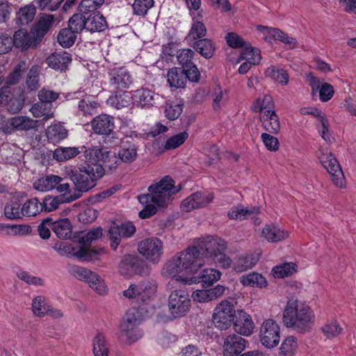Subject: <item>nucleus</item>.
<instances>
[{
  "label": "nucleus",
  "instance_id": "338daca9",
  "mask_svg": "<svg viewBox=\"0 0 356 356\" xmlns=\"http://www.w3.org/2000/svg\"><path fill=\"white\" fill-rule=\"evenodd\" d=\"M183 104L180 103H170L166 104L165 108V115L170 120L177 119L183 111Z\"/></svg>",
  "mask_w": 356,
  "mask_h": 356
},
{
  "label": "nucleus",
  "instance_id": "a878e982",
  "mask_svg": "<svg viewBox=\"0 0 356 356\" xmlns=\"http://www.w3.org/2000/svg\"><path fill=\"white\" fill-rule=\"evenodd\" d=\"M221 273L214 268L204 269L197 276L192 277L187 283H201L204 288L211 286L214 282L220 280Z\"/></svg>",
  "mask_w": 356,
  "mask_h": 356
},
{
  "label": "nucleus",
  "instance_id": "2eb2a0df",
  "mask_svg": "<svg viewBox=\"0 0 356 356\" xmlns=\"http://www.w3.org/2000/svg\"><path fill=\"white\" fill-rule=\"evenodd\" d=\"M136 227L130 221L122 222L118 225L111 226L108 230V237L111 248L115 250L122 238H128L131 237L136 233Z\"/></svg>",
  "mask_w": 356,
  "mask_h": 356
},
{
  "label": "nucleus",
  "instance_id": "69168bd1",
  "mask_svg": "<svg viewBox=\"0 0 356 356\" xmlns=\"http://www.w3.org/2000/svg\"><path fill=\"white\" fill-rule=\"evenodd\" d=\"M122 333L127 337V343L129 344L134 343L137 340L140 339L143 334L142 330L137 328V327H132L127 328L121 326Z\"/></svg>",
  "mask_w": 356,
  "mask_h": 356
},
{
  "label": "nucleus",
  "instance_id": "79ce46f5",
  "mask_svg": "<svg viewBox=\"0 0 356 356\" xmlns=\"http://www.w3.org/2000/svg\"><path fill=\"white\" fill-rule=\"evenodd\" d=\"M78 154H79V147H59L54 150L53 157L57 161L64 162L75 157Z\"/></svg>",
  "mask_w": 356,
  "mask_h": 356
},
{
  "label": "nucleus",
  "instance_id": "3c124183",
  "mask_svg": "<svg viewBox=\"0 0 356 356\" xmlns=\"http://www.w3.org/2000/svg\"><path fill=\"white\" fill-rule=\"evenodd\" d=\"M24 216H35L42 211L40 202L38 198H31L25 202L22 207Z\"/></svg>",
  "mask_w": 356,
  "mask_h": 356
},
{
  "label": "nucleus",
  "instance_id": "2f4dec72",
  "mask_svg": "<svg viewBox=\"0 0 356 356\" xmlns=\"http://www.w3.org/2000/svg\"><path fill=\"white\" fill-rule=\"evenodd\" d=\"M68 136L67 129L60 124L50 125L46 130V136L49 143L56 145Z\"/></svg>",
  "mask_w": 356,
  "mask_h": 356
},
{
  "label": "nucleus",
  "instance_id": "de8ad7c7",
  "mask_svg": "<svg viewBox=\"0 0 356 356\" xmlns=\"http://www.w3.org/2000/svg\"><path fill=\"white\" fill-rule=\"evenodd\" d=\"M207 34V28L200 21H195L191 24V29L186 36V39L197 41L203 39Z\"/></svg>",
  "mask_w": 356,
  "mask_h": 356
},
{
  "label": "nucleus",
  "instance_id": "4be33fe9",
  "mask_svg": "<svg viewBox=\"0 0 356 356\" xmlns=\"http://www.w3.org/2000/svg\"><path fill=\"white\" fill-rule=\"evenodd\" d=\"M246 341L239 334L227 337L223 345L224 356H238L245 348Z\"/></svg>",
  "mask_w": 356,
  "mask_h": 356
},
{
  "label": "nucleus",
  "instance_id": "c03bdc74",
  "mask_svg": "<svg viewBox=\"0 0 356 356\" xmlns=\"http://www.w3.org/2000/svg\"><path fill=\"white\" fill-rule=\"evenodd\" d=\"M241 282L243 286H246L262 288L267 286L266 278L257 273L243 275L241 278Z\"/></svg>",
  "mask_w": 356,
  "mask_h": 356
},
{
  "label": "nucleus",
  "instance_id": "49530a36",
  "mask_svg": "<svg viewBox=\"0 0 356 356\" xmlns=\"http://www.w3.org/2000/svg\"><path fill=\"white\" fill-rule=\"evenodd\" d=\"M132 100L133 95L131 96L130 93L123 92H116L114 96H111L108 99V102L116 108L120 109L129 106L132 102Z\"/></svg>",
  "mask_w": 356,
  "mask_h": 356
},
{
  "label": "nucleus",
  "instance_id": "72a5a7b5",
  "mask_svg": "<svg viewBox=\"0 0 356 356\" xmlns=\"http://www.w3.org/2000/svg\"><path fill=\"white\" fill-rule=\"evenodd\" d=\"M193 49L204 58H212L216 51V46L213 42L209 38H203L195 41L193 46Z\"/></svg>",
  "mask_w": 356,
  "mask_h": 356
},
{
  "label": "nucleus",
  "instance_id": "5fc2aeb1",
  "mask_svg": "<svg viewBox=\"0 0 356 356\" xmlns=\"http://www.w3.org/2000/svg\"><path fill=\"white\" fill-rule=\"evenodd\" d=\"M104 2V0H82L78 6V10L83 15L87 16L92 13L99 12L97 8Z\"/></svg>",
  "mask_w": 356,
  "mask_h": 356
},
{
  "label": "nucleus",
  "instance_id": "774afa93",
  "mask_svg": "<svg viewBox=\"0 0 356 356\" xmlns=\"http://www.w3.org/2000/svg\"><path fill=\"white\" fill-rule=\"evenodd\" d=\"M102 161L106 167L111 170L117 168V158L115 154L111 151L104 150L101 148L100 161Z\"/></svg>",
  "mask_w": 356,
  "mask_h": 356
},
{
  "label": "nucleus",
  "instance_id": "c756f323",
  "mask_svg": "<svg viewBox=\"0 0 356 356\" xmlns=\"http://www.w3.org/2000/svg\"><path fill=\"white\" fill-rule=\"evenodd\" d=\"M184 70L180 67H172L167 74V81L170 88H184L186 84V76Z\"/></svg>",
  "mask_w": 356,
  "mask_h": 356
},
{
  "label": "nucleus",
  "instance_id": "39448f33",
  "mask_svg": "<svg viewBox=\"0 0 356 356\" xmlns=\"http://www.w3.org/2000/svg\"><path fill=\"white\" fill-rule=\"evenodd\" d=\"M173 183L174 181L171 178L168 176L165 177L160 181L149 186L148 193L138 195V201L141 204L153 203L159 207H165L171 196L179 191Z\"/></svg>",
  "mask_w": 356,
  "mask_h": 356
},
{
  "label": "nucleus",
  "instance_id": "423d86ee",
  "mask_svg": "<svg viewBox=\"0 0 356 356\" xmlns=\"http://www.w3.org/2000/svg\"><path fill=\"white\" fill-rule=\"evenodd\" d=\"M102 236V228L97 227L90 229L79 238V243L83 246L81 247L74 254L83 261H92L98 258L99 252L91 249L88 246L90 243Z\"/></svg>",
  "mask_w": 356,
  "mask_h": 356
},
{
  "label": "nucleus",
  "instance_id": "4d7b16f0",
  "mask_svg": "<svg viewBox=\"0 0 356 356\" xmlns=\"http://www.w3.org/2000/svg\"><path fill=\"white\" fill-rule=\"evenodd\" d=\"M268 33L275 40H280L289 46L290 48H295L297 47V40L292 37H290L287 33L282 32L279 29L270 28Z\"/></svg>",
  "mask_w": 356,
  "mask_h": 356
},
{
  "label": "nucleus",
  "instance_id": "6ab92c4d",
  "mask_svg": "<svg viewBox=\"0 0 356 356\" xmlns=\"http://www.w3.org/2000/svg\"><path fill=\"white\" fill-rule=\"evenodd\" d=\"M91 125L95 134L107 136L114 135L113 131L115 128L114 118L111 115L106 114L99 115L92 119ZM112 138L118 139V136H113Z\"/></svg>",
  "mask_w": 356,
  "mask_h": 356
},
{
  "label": "nucleus",
  "instance_id": "412c9836",
  "mask_svg": "<svg viewBox=\"0 0 356 356\" xmlns=\"http://www.w3.org/2000/svg\"><path fill=\"white\" fill-rule=\"evenodd\" d=\"M109 83L114 88L124 89L133 83V78L124 67H115L108 72Z\"/></svg>",
  "mask_w": 356,
  "mask_h": 356
},
{
  "label": "nucleus",
  "instance_id": "052dcab7",
  "mask_svg": "<svg viewBox=\"0 0 356 356\" xmlns=\"http://www.w3.org/2000/svg\"><path fill=\"white\" fill-rule=\"evenodd\" d=\"M78 111L79 115H92L95 112L98 104L96 102L90 100V97L86 95V97H83V100H80L78 103Z\"/></svg>",
  "mask_w": 356,
  "mask_h": 356
},
{
  "label": "nucleus",
  "instance_id": "9d476101",
  "mask_svg": "<svg viewBox=\"0 0 356 356\" xmlns=\"http://www.w3.org/2000/svg\"><path fill=\"white\" fill-rule=\"evenodd\" d=\"M138 250L147 260L158 263L163 254V243L157 237H150L139 242Z\"/></svg>",
  "mask_w": 356,
  "mask_h": 356
},
{
  "label": "nucleus",
  "instance_id": "6e6552de",
  "mask_svg": "<svg viewBox=\"0 0 356 356\" xmlns=\"http://www.w3.org/2000/svg\"><path fill=\"white\" fill-rule=\"evenodd\" d=\"M120 273L126 277L134 275H146L149 273V268L146 262L137 255L126 254L119 264Z\"/></svg>",
  "mask_w": 356,
  "mask_h": 356
},
{
  "label": "nucleus",
  "instance_id": "6e6d98bb",
  "mask_svg": "<svg viewBox=\"0 0 356 356\" xmlns=\"http://www.w3.org/2000/svg\"><path fill=\"white\" fill-rule=\"evenodd\" d=\"M31 112L35 118H44V119L52 117L51 105H49L40 101L39 103L34 104Z\"/></svg>",
  "mask_w": 356,
  "mask_h": 356
},
{
  "label": "nucleus",
  "instance_id": "a211bd4d",
  "mask_svg": "<svg viewBox=\"0 0 356 356\" xmlns=\"http://www.w3.org/2000/svg\"><path fill=\"white\" fill-rule=\"evenodd\" d=\"M321 162L330 175L332 181L338 187H342L344 184V175L340 165L332 154L323 156Z\"/></svg>",
  "mask_w": 356,
  "mask_h": 356
},
{
  "label": "nucleus",
  "instance_id": "603ef678",
  "mask_svg": "<svg viewBox=\"0 0 356 356\" xmlns=\"http://www.w3.org/2000/svg\"><path fill=\"white\" fill-rule=\"evenodd\" d=\"M238 59L250 60L253 65H257L261 59L260 50L259 49L252 47L251 46H245L242 49V51Z\"/></svg>",
  "mask_w": 356,
  "mask_h": 356
},
{
  "label": "nucleus",
  "instance_id": "1a4fd4ad",
  "mask_svg": "<svg viewBox=\"0 0 356 356\" xmlns=\"http://www.w3.org/2000/svg\"><path fill=\"white\" fill-rule=\"evenodd\" d=\"M236 312L233 304L227 300L221 301L215 308L213 315L215 326L222 330L228 329L232 324Z\"/></svg>",
  "mask_w": 356,
  "mask_h": 356
},
{
  "label": "nucleus",
  "instance_id": "09e8293b",
  "mask_svg": "<svg viewBox=\"0 0 356 356\" xmlns=\"http://www.w3.org/2000/svg\"><path fill=\"white\" fill-rule=\"evenodd\" d=\"M24 101L25 98L23 93H19L17 95L13 94L5 106L10 113L16 114L19 113L23 108Z\"/></svg>",
  "mask_w": 356,
  "mask_h": 356
},
{
  "label": "nucleus",
  "instance_id": "680f3d73",
  "mask_svg": "<svg viewBox=\"0 0 356 356\" xmlns=\"http://www.w3.org/2000/svg\"><path fill=\"white\" fill-rule=\"evenodd\" d=\"M188 137L187 131L179 133L169 138L164 145L165 149H174L181 145Z\"/></svg>",
  "mask_w": 356,
  "mask_h": 356
},
{
  "label": "nucleus",
  "instance_id": "8fccbe9b",
  "mask_svg": "<svg viewBox=\"0 0 356 356\" xmlns=\"http://www.w3.org/2000/svg\"><path fill=\"white\" fill-rule=\"evenodd\" d=\"M76 39V33L68 27L67 29H63L59 32L57 36L58 42L65 48L72 47Z\"/></svg>",
  "mask_w": 356,
  "mask_h": 356
},
{
  "label": "nucleus",
  "instance_id": "f257e3e1",
  "mask_svg": "<svg viewBox=\"0 0 356 356\" xmlns=\"http://www.w3.org/2000/svg\"><path fill=\"white\" fill-rule=\"evenodd\" d=\"M157 284L154 280H145L137 284H130L129 288L123 291L124 297L133 299L138 304V307L130 308L126 313L121 326L125 327H137L145 318L143 305H148L155 293Z\"/></svg>",
  "mask_w": 356,
  "mask_h": 356
},
{
  "label": "nucleus",
  "instance_id": "c9c22d12",
  "mask_svg": "<svg viewBox=\"0 0 356 356\" xmlns=\"http://www.w3.org/2000/svg\"><path fill=\"white\" fill-rule=\"evenodd\" d=\"M133 100L138 106L145 107L153 106L154 103V93L148 89H140L134 92Z\"/></svg>",
  "mask_w": 356,
  "mask_h": 356
},
{
  "label": "nucleus",
  "instance_id": "f3484780",
  "mask_svg": "<svg viewBox=\"0 0 356 356\" xmlns=\"http://www.w3.org/2000/svg\"><path fill=\"white\" fill-rule=\"evenodd\" d=\"M83 153L84 157V163L81 165L83 168V172L94 171L96 167L104 168L102 164L99 163L101 148L95 146H80L79 154Z\"/></svg>",
  "mask_w": 356,
  "mask_h": 356
},
{
  "label": "nucleus",
  "instance_id": "aec40b11",
  "mask_svg": "<svg viewBox=\"0 0 356 356\" xmlns=\"http://www.w3.org/2000/svg\"><path fill=\"white\" fill-rule=\"evenodd\" d=\"M232 324L240 335L250 336L254 328L251 316L242 309L236 311Z\"/></svg>",
  "mask_w": 356,
  "mask_h": 356
},
{
  "label": "nucleus",
  "instance_id": "b1692460",
  "mask_svg": "<svg viewBox=\"0 0 356 356\" xmlns=\"http://www.w3.org/2000/svg\"><path fill=\"white\" fill-rule=\"evenodd\" d=\"M13 38V45L22 50H26L30 47L35 48L40 42H36V36L33 31L28 33L25 29H19L15 32Z\"/></svg>",
  "mask_w": 356,
  "mask_h": 356
},
{
  "label": "nucleus",
  "instance_id": "9b49d317",
  "mask_svg": "<svg viewBox=\"0 0 356 356\" xmlns=\"http://www.w3.org/2000/svg\"><path fill=\"white\" fill-rule=\"evenodd\" d=\"M259 338L261 344L271 348L276 346L280 340V326L271 318L265 320L260 327Z\"/></svg>",
  "mask_w": 356,
  "mask_h": 356
},
{
  "label": "nucleus",
  "instance_id": "4c0bfd02",
  "mask_svg": "<svg viewBox=\"0 0 356 356\" xmlns=\"http://www.w3.org/2000/svg\"><path fill=\"white\" fill-rule=\"evenodd\" d=\"M262 234L270 242L280 241L289 236L287 232L273 225H266L262 230Z\"/></svg>",
  "mask_w": 356,
  "mask_h": 356
},
{
  "label": "nucleus",
  "instance_id": "ddd939ff",
  "mask_svg": "<svg viewBox=\"0 0 356 356\" xmlns=\"http://www.w3.org/2000/svg\"><path fill=\"white\" fill-rule=\"evenodd\" d=\"M38 127L37 120H32L26 115H18L6 121L1 126V130L6 134H11L15 131L36 129Z\"/></svg>",
  "mask_w": 356,
  "mask_h": 356
},
{
  "label": "nucleus",
  "instance_id": "c85d7f7f",
  "mask_svg": "<svg viewBox=\"0 0 356 356\" xmlns=\"http://www.w3.org/2000/svg\"><path fill=\"white\" fill-rule=\"evenodd\" d=\"M54 22L55 17L53 15L43 14L40 17L33 29L36 36V42H40L42 41Z\"/></svg>",
  "mask_w": 356,
  "mask_h": 356
},
{
  "label": "nucleus",
  "instance_id": "a18cd8bd",
  "mask_svg": "<svg viewBox=\"0 0 356 356\" xmlns=\"http://www.w3.org/2000/svg\"><path fill=\"white\" fill-rule=\"evenodd\" d=\"M92 346L94 356H108V348L103 333H97L93 339Z\"/></svg>",
  "mask_w": 356,
  "mask_h": 356
},
{
  "label": "nucleus",
  "instance_id": "58836bf2",
  "mask_svg": "<svg viewBox=\"0 0 356 356\" xmlns=\"http://www.w3.org/2000/svg\"><path fill=\"white\" fill-rule=\"evenodd\" d=\"M69 195H60L58 196L52 197L50 195L46 196L42 203H40L42 211L44 209L45 211H51L56 210L60 204L70 202L68 201Z\"/></svg>",
  "mask_w": 356,
  "mask_h": 356
},
{
  "label": "nucleus",
  "instance_id": "bf43d9fd",
  "mask_svg": "<svg viewBox=\"0 0 356 356\" xmlns=\"http://www.w3.org/2000/svg\"><path fill=\"white\" fill-rule=\"evenodd\" d=\"M21 205L19 201L6 203L4 207L5 216L9 220L21 218L22 216Z\"/></svg>",
  "mask_w": 356,
  "mask_h": 356
},
{
  "label": "nucleus",
  "instance_id": "a19ab883",
  "mask_svg": "<svg viewBox=\"0 0 356 356\" xmlns=\"http://www.w3.org/2000/svg\"><path fill=\"white\" fill-rule=\"evenodd\" d=\"M259 212V208L251 207L245 209L241 206H237L232 208L227 213L230 219L244 220L248 216H253Z\"/></svg>",
  "mask_w": 356,
  "mask_h": 356
},
{
  "label": "nucleus",
  "instance_id": "5701e85b",
  "mask_svg": "<svg viewBox=\"0 0 356 356\" xmlns=\"http://www.w3.org/2000/svg\"><path fill=\"white\" fill-rule=\"evenodd\" d=\"M32 310L38 316H44L45 314L54 318H59L63 316L58 309L52 308L49 300L44 296H38L32 301Z\"/></svg>",
  "mask_w": 356,
  "mask_h": 356
},
{
  "label": "nucleus",
  "instance_id": "cd10ccee",
  "mask_svg": "<svg viewBox=\"0 0 356 356\" xmlns=\"http://www.w3.org/2000/svg\"><path fill=\"white\" fill-rule=\"evenodd\" d=\"M86 30L92 33L102 32L108 27L105 17L99 11L90 13L86 17Z\"/></svg>",
  "mask_w": 356,
  "mask_h": 356
},
{
  "label": "nucleus",
  "instance_id": "393cba45",
  "mask_svg": "<svg viewBox=\"0 0 356 356\" xmlns=\"http://www.w3.org/2000/svg\"><path fill=\"white\" fill-rule=\"evenodd\" d=\"M71 62V55L66 51L54 52L46 59L49 67L60 72H65Z\"/></svg>",
  "mask_w": 356,
  "mask_h": 356
},
{
  "label": "nucleus",
  "instance_id": "ea45409f",
  "mask_svg": "<svg viewBox=\"0 0 356 356\" xmlns=\"http://www.w3.org/2000/svg\"><path fill=\"white\" fill-rule=\"evenodd\" d=\"M35 12V7L32 5L21 8L17 13L16 24L18 26L27 25L34 19Z\"/></svg>",
  "mask_w": 356,
  "mask_h": 356
},
{
  "label": "nucleus",
  "instance_id": "13d9d810",
  "mask_svg": "<svg viewBox=\"0 0 356 356\" xmlns=\"http://www.w3.org/2000/svg\"><path fill=\"white\" fill-rule=\"evenodd\" d=\"M297 266L293 262L284 263L273 268V276L276 278H283L291 275L296 272Z\"/></svg>",
  "mask_w": 356,
  "mask_h": 356
},
{
  "label": "nucleus",
  "instance_id": "37998d69",
  "mask_svg": "<svg viewBox=\"0 0 356 356\" xmlns=\"http://www.w3.org/2000/svg\"><path fill=\"white\" fill-rule=\"evenodd\" d=\"M266 77L272 79L275 82L286 86L289 83V76L284 69H279L275 66L268 67L265 72Z\"/></svg>",
  "mask_w": 356,
  "mask_h": 356
},
{
  "label": "nucleus",
  "instance_id": "473e14b6",
  "mask_svg": "<svg viewBox=\"0 0 356 356\" xmlns=\"http://www.w3.org/2000/svg\"><path fill=\"white\" fill-rule=\"evenodd\" d=\"M51 229L60 239H67L71 238L72 232V226L68 218H62L54 221L51 225Z\"/></svg>",
  "mask_w": 356,
  "mask_h": 356
},
{
  "label": "nucleus",
  "instance_id": "20e7f679",
  "mask_svg": "<svg viewBox=\"0 0 356 356\" xmlns=\"http://www.w3.org/2000/svg\"><path fill=\"white\" fill-rule=\"evenodd\" d=\"M92 172H83V167L78 170H71L67 176L73 182L75 191L73 195H69V202H73L80 198L83 193L88 192L96 186V181L105 175L104 168L96 167Z\"/></svg>",
  "mask_w": 356,
  "mask_h": 356
},
{
  "label": "nucleus",
  "instance_id": "dca6fc26",
  "mask_svg": "<svg viewBox=\"0 0 356 356\" xmlns=\"http://www.w3.org/2000/svg\"><path fill=\"white\" fill-rule=\"evenodd\" d=\"M213 198V195L207 191H197L184 199L180 207L183 211L190 212L207 207Z\"/></svg>",
  "mask_w": 356,
  "mask_h": 356
},
{
  "label": "nucleus",
  "instance_id": "e2e57ef3",
  "mask_svg": "<svg viewBox=\"0 0 356 356\" xmlns=\"http://www.w3.org/2000/svg\"><path fill=\"white\" fill-rule=\"evenodd\" d=\"M154 6L153 0H135L132 5L134 14L144 16L148 10Z\"/></svg>",
  "mask_w": 356,
  "mask_h": 356
},
{
  "label": "nucleus",
  "instance_id": "f704fd0d",
  "mask_svg": "<svg viewBox=\"0 0 356 356\" xmlns=\"http://www.w3.org/2000/svg\"><path fill=\"white\" fill-rule=\"evenodd\" d=\"M259 261V257L252 254L243 255L233 263V270L236 273H243L253 268Z\"/></svg>",
  "mask_w": 356,
  "mask_h": 356
},
{
  "label": "nucleus",
  "instance_id": "bb28decb",
  "mask_svg": "<svg viewBox=\"0 0 356 356\" xmlns=\"http://www.w3.org/2000/svg\"><path fill=\"white\" fill-rule=\"evenodd\" d=\"M118 156L122 161L131 163L137 157V148L136 145L129 138L120 140V148L118 151Z\"/></svg>",
  "mask_w": 356,
  "mask_h": 356
},
{
  "label": "nucleus",
  "instance_id": "7ed1b4c3",
  "mask_svg": "<svg viewBox=\"0 0 356 356\" xmlns=\"http://www.w3.org/2000/svg\"><path fill=\"white\" fill-rule=\"evenodd\" d=\"M204 264L202 257L196 246L187 248L184 252L175 255L164 267L166 275L175 276L182 272L195 273Z\"/></svg>",
  "mask_w": 356,
  "mask_h": 356
},
{
  "label": "nucleus",
  "instance_id": "0e129e2a",
  "mask_svg": "<svg viewBox=\"0 0 356 356\" xmlns=\"http://www.w3.org/2000/svg\"><path fill=\"white\" fill-rule=\"evenodd\" d=\"M24 70L25 63L24 61L19 62L7 76L6 83L8 85H15L19 83Z\"/></svg>",
  "mask_w": 356,
  "mask_h": 356
},
{
  "label": "nucleus",
  "instance_id": "f8f14e48",
  "mask_svg": "<svg viewBox=\"0 0 356 356\" xmlns=\"http://www.w3.org/2000/svg\"><path fill=\"white\" fill-rule=\"evenodd\" d=\"M72 274L79 280L87 282L97 293L104 295L106 293V286L104 282L96 273L76 266L72 268Z\"/></svg>",
  "mask_w": 356,
  "mask_h": 356
},
{
  "label": "nucleus",
  "instance_id": "0eeeda50",
  "mask_svg": "<svg viewBox=\"0 0 356 356\" xmlns=\"http://www.w3.org/2000/svg\"><path fill=\"white\" fill-rule=\"evenodd\" d=\"M191 299L188 293L184 289L173 291L168 298V308L175 318L184 316L189 311Z\"/></svg>",
  "mask_w": 356,
  "mask_h": 356
},
{
  "label": "nucleus",
  "instance_id": "7c9ffc66",
  "mask_svg": "<svg viewBox=\"0 0 356 356\" xmlns=\"http://www.w3.org/2000/svg\"><path fill=\"white\" fill-rule=\"evenodd\" d=\"M260 120L264 129L270 134H276L280 129L279 117L274 111H267V113L261 114Z\"/></svg>",
  "mask_w": 356,
  "mask_h": 356
},
{
  "label": "nucleus",
  "instance_id": "e433bc0d",
  "mask_svg": "<svg viewBox=\"0 0 356 356\" xmlns=\"http://www.w3.org/2000/svg\"><path fill=\"white\" fill-rule=\"evenodd\" d=\"M63 181V179L57 175H49L38 179L33 184L35 189L40 191H48L56 188Z\"/></svg>",
  "mask_w": 356,
  "mask_h": 356
},
{
  "label": "nucleus",
  "instance_id": "f03ea898",
  "mask_svg": "<svg viewBox=\"0 0 356 356\" xmlns=\"http://www.w3.org/2000/svg\"><path fill=\"white\" fill-rule=\"evenodd\" d=\"M314 321V313L307 305L298 300L287 302L283 312V323L286 327L306 334L311 332Z\"/></svg>",
  "mask_w": 356,
  "mask_h": 356
},
{
  "label": "nucleus",
  "instance_id": "4468645a",
  "mask_svg": "<svg viewBox=\"0 0 356 356\" xmlns=\"http://www.w3.org/2000/svg\"><path fill=\"white\" fill-rule=\"evenodd\" d=\"M196 248L204 259V257L211 259L220 251H226L227 245L221 238L209 236L202 240Z\"/></svg>",
  "mask_w": 356,
  "mask_h": 356
},
{
  "label": "nucleus",
  "instance_id": "864d4df0",
  "mask_svg": "<svg viewBox=\"0 0 356 356\" xmlns=\"http://www.w3.org/2000/svg\"><path fill=\"white\" fill-rule=\"evenodd\" d=\"M86 15H83V14L80 12L79 13L74 14L68 21V26L70 30L79 33L84 29H86Z\"/></svg>",
  "mask_w": 356,
  "mask_h": 356
}]
</instances>
